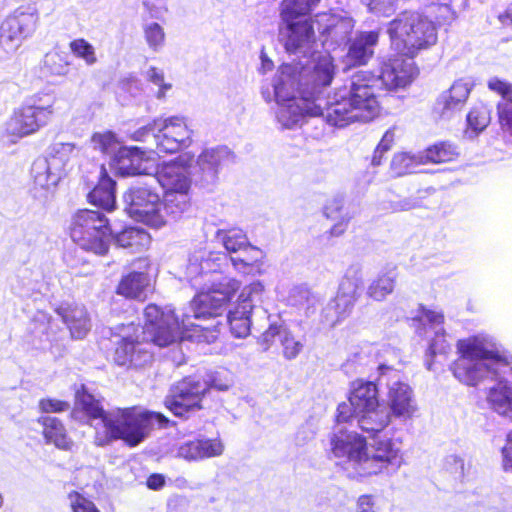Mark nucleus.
<instances>
[{
  "mask_svg": "<svg viewBox=\"0 0 512 512\" xmlns=\"http://www.w3.org/2000/svg\"><path fill=\"white\" fill-rule=\"evenodd\" d=\"M70 237L82 249L103 255L108 250L111 229L107 219L93 210H80L71 220Z\"/></svg>",
  "mask_w": 512,
  "mask_h": 512,
  "instance_id": "nucleus-9",
  "label": "nucleus"
},
{
  "mask_svg": "<svg viewBox=\"0 0 512 512\" xmlns=\"http://www.w3.org/2000/svg\"><path fill=\"white\" fill-rule=\"evenodd\" d=\"M129 155L132 154L128 147L119 148L111 162V167L122 176L135 175L132 159Z\"/></svg>",
  "mask_w": 512,
  "mask_h": 512,
  "instance_id": "nucleus-50",
  "label": "nucleus"
},
{
  "mask_svg": "<svg viewBox=\"0 0 512 512\" xmlns=\"http://www.w3.org/2000/svg\"><path fill=\"white\" fill-rule=\"evenodd\" d=\"M487 402L496 413L512 419V381L497 380L488 389Z\"/></svg>",
  "mask_w": 512,
  "mask_h": 512,
  "instance_id": "nucleus-28",
  "label": "nucleus"
},
{
  "mask_svg": "<svg viewBox=\"0 0 512 512\" xmlns=\"http://www.w3.org/2000/svg\"><path fill=\"white\" fill-rule=\"evenodd\" d=\"M124 201L132 219L154 228L163 227V210L158 194L144 187L132 188L125 193Z\"/></svg>",
  "mask_w": 512,
  "mask_h": 512,
  "instance_id": "nucleus-14",
  "label": "nucleus"
},
{
  "mask_svg": "<svg viewBox=\"0 0 512 512\" xmlns=\"http://www.w3.org/2000/svg\"><path fill=\"white\" fill-rule=\"evenodd\" d=\"M319 0H283L281 4V18L284 23L309 20L308 15Z\"/></svg>",
  "mask_w": 512,
  "mask_h": 512,
  "instance_id": "nucleus-38",
  "label": "nucleus"
},
{
  "mask_svg": "<svg viewBox=\"0 0 512 512\" xmlns=\"http://www.w3.org/2000/svg\"><path fill=\"white\" fill-rule=\"evenodd\" d=\"M284 330L281 329L280 326L271 325L261 336V342L264 346V349H268L269 346L274 342L276 336H279L281 339L284 335Z\"/></svg>",
  "mask_w": 512,
  "mask_h": 512,
  "instance_id": "nucleus-61",
  "label": "nucleus"
},
{
  "mask_svg": "<svg viewBox=\"0 0 512 512\" xmlns=\"http://www.w3.org/2000/svg\"><path fill=\"white\" fill-rule=\"evenodd\" d=\"M265 295L266 287L260 280H254L242 287L227 314V322L234 337L245 338L250 334L253 310L263 303Z\"/></svg>",
  "mask_w": 512,
  "mask_h": 512,
  "instance_id": "nucleus-10",
  "label": "nucleus"
},
{
  "mask_svg": "<svg viewBox=\"0 0 512 512\" xmlns=\"http://www.w3.org/2000/svg\"><path fill=\"white\" fill-rule=\"evenodd\" d=\"M216 239L230 253H236L252 246L246 233L239 228L220 229L216 232Z\"/></svg>",
  "mask_w": 512,
  "mask_h": 512,
  "instance_id": "nucleus-42",
  "label": "nucleus"
},
{
  "mask_svg": "<svg viewBox=\"0 0 512 512\" xmlns=\"http://www.w3.org/2000/svg\"><path fill=\"white\" fill-rule=\"evenodd\" d=\"M406 56L382 58L375 79L387 89L404 88L417 76L418 70L412 60Z\"/></svg>",
  "mask_w": 512,
  "mask_h": 512,
  "instance_id": "nucleus-17",
  "label": "nucleus"
},
{
  "mask_svg": "<svg viewBox=\"0 0 512 512\" xmlns=\"http://www.w3.org/2000/svg\"><path fill=\"white\" fill-rule=\"evenodd\" d=\"M458 359L454 362V376L468 386H476L499 367L512 365V354L487 335H476L457 342Z\"/></svg>",
  "mask_w": 512,
  "mask_h": 512,
  "instance_id": "nucleus-5",
  "label": "nucleus"
},
{
  "mask_svg": "<svg viewBox=\"0 0 512 512\" xmlns=\"http://www.w3.org/2000/svg\"><path fill=\"white\" fill-rule=\"evenodd\" d=\"M363 284L360 268L350 267L341 279L336 297L325 308L326 322L334 326L352 311Z\"/></svg>",
  "mask_w": 512,
  "mask_h": 512,
  "instance_id": "nucleus-13",
  "label": "nucleus"
},
{
  "mask_svg": "<svg viewBox=\"0 0 512 512\" xmlns=\"http://www.w3.org/2000/svg\"><path fill=\"white\" fill-rule=\"evenodd\" d=\"M355 512H377L375 497L372 495H361L356 501Z\"/></svg>",
  "mask_w": 512,
  "mask_h": 512,
  "instance_id": "nucleus-58",
  "label": "nucleus"
},
{
  "mask_svg": "<svg viewBox=\"0 0 512 512\" xmlns=\"http://www.w3.org/2000/svg\"><path fill=\"white\" fill-rule=\"evenodd\" d=\"M43 435L47 442L62 450H71L73 441L68 437L64 425L55 417L42 418Z\"/></svg>",
  "mask_w": 512,
  "mask_h": 512,
  "instance_id": "nucleus-37",
  "label": "nucleus"
},
{
  "mask_svg": "<svg viewBox=\"0 0 512 512\" xmlns=\"http://www.w3.org/2000/svg\"><path fill=\"white\" fill-rule=\"evenodd\" d=\"M40 409L46 413H57L68 410L69 404L58 399H42L39 403Z\"/></svg>",
  "mask_w": 512,
  "mask_h": 512,
  "instance_id": "nucleus-56",
  "label": "nucleus"
},
{
  "mask_svg": "<svg viewBox=\"0 0 512 512\" xmlns=\"http://www.w3.org/2000/svg\"><path fill=\"white\" fill-rule=\"evenodd\" d=\"M404 463L400 444L390 438L367 443L361 477H370L385 473L389 468L399 469Z\"/></svg>",
  "mask_w": 512,
  "mask_h": 512,
  "instance_id": "nucleus-12",
  "label": "nucleus"
},
{
  "mask_svg": "<svg viewBox=\"0 0 512 512\" xmlns=\"http://www.w3.org/2000/svg\"><path fill=\"white\" fill-rule=\"evenodd\" d=\"M56 312L67 326L72 338L83 339L91 330V318L85 306L66 303L60 305Z\"/></svg>",
  "mask_w": 512,
  "mask_h": 512,
  "instance_id": "nucleus-24",
  "label": "nucleus"
},
{
  "mask_svg": "<svg viewBox=\"0 0 512 512\" xmlns=\"http://www.w3.org/2000/svg\"><path fill=\"white\" fill-rule=\"evenodd\" d=\"M439 332L440 330H437L435 333H436V339L433 340L431 346H430V350L432 351L433 354H436V353H444L446 352V350L448 349V344L445 340V337L444 335H439Z\"/></svg>",
  "mask_w": 512,
  "mask_h": 512,
  "instance_id": "nucleus-64",
  "label": "nucleus"
},
{
  "mask_svg": "<svg viewBox=\"0 0 512 512\" xmlns=\"http://www.w3.org/2000/svg\"><path fill=\"white\" fill-rule=\"evenodd\" d=\"M397 273L395 268L381 272L371 281L367 288V295L376 301H383L395 288Z\"/></svg>",
  "mask_w": 512,
  "mask_h": 512,
  "instance_id": "nucleus-39",
  "label": "nucleus"
},
{
  "mask_svg": "<svg viewBox=\"0 0 512 512\" xmlns=\"http://www.w3.org/2000/svg\"><path fill=\"white\" fill-rule=\"evenodd\" d=\"M67 498L72 512H100L90 499L77 491L70 492Z\"/></svg>",
  "mask_w": 512,
  "mask_h": 512,
  "instance_id": "nucleus-51",
  "label": "nucleus"
},
{
  "mask_svg": "<svg viewBox=\"0 0 512 512\" xmlns=\"http://www.w3.org/2000/svg\"><path fill=\"white\" fill-rule=\"evenodd\" d=\"M229 151L226 148H212L204 150L197 159V166L202 178L206 182H214L219 168L228 159Z\"/></svg>",
  "mask_w": 512,
  "mask_h": 512,
  "instance_id": "nucleus-32",
  "label": "nucleus"
},
{
  "mask_svg": "<svg viewBox=\"0 0 512 512\" xmlns=\"http://www.w3.org/2000/svg\"><path fill=\"white\" fill-rule=\"evenodd\" d=\"M446 469L452 474L463 476L465 470L464 460L457 455H449L445 460Z\"/></svg>",
  "mask_w": 512,
  "mask_h": 512,
  "instance_id": "nucleus-59",
  "label": "nucleus"
},
{
  "mask_svg": "<svg viewBox=\"0 0 512 512\" xmlns=\"http://www.w3.org/2000/svg\"><path fill=\"white\" fill-rule=\"evenodd\" d=\"M38 23V15L31 10H16L1 25V40L11 49L20 46L23 40L33 34Z\"/></svg>",
  "mask_w": 512,
  "mask_h": 512,
  "instance_id": "nucleus-19",
  "label": "nucleus"
},
{
  "mask_svg": "<svg viewBox=\"0 0 512 512\" xmlns=\"http://www.w3.org/2000/svg\"><path fill=\"white\" fill-rule=\"evenodd\" d=\"M147 78L150 82L159 87L157 92V98L159 99L165 97L166 92L172 87L170 83L165 82L164 73L158 68L150 67L147 71Z\"/></svg>",
  "mask_w": 512,
  "mask_h": 512,
  "instance_id": "nucleus-52",
  "label": "nucleus"
},
{
  "mask_svg": "<svg viewBox=\"0 0 512 512\" xmlns=\"http://www.w3.org/2000/svg\"><path fill=\"white\" fill-rule=\"evenodd\" d=\"M144 38L150 49L159 51L165 43L166 34L163 27L156 23L150 22L143 26Z\"/></svg>",
  "mask_w": 512,
  "mask_h": 512,
  "instance_id": "nucleus-47",
  "label": "nucleus"
},
{
  "mask_svg": "<svg viewBox=\"0 0 512 512\" xmlns=\"http://www.w3.org/2000/svg\"><path fill=\"white\" fill-rule=\"evenodd\" d=\"M150 285V278L142 272H133L123 277L117 287V293L127 298H138Z\"/></svg>",
  "mask_w": 512,
  "mask_h": 512,
  "instance_id": "nucleus-41",
  "label": "nucleus"
},
{
  "mask_svg": "<svg viewBox=\"0 0 512 512\" xmlns=\"http://www.w3.org/2000/svg\"><path fill=\"white\" fill-rule=\"evenodd\" d=\"M488 88L501 95L497 104L498 120L501 129L512 136V85L493 77L488 81Z\"/></svg>",
  "mask_w": 512,
  "mask_h": 512,
  "instance_id": "nucleus-27",
  "label": "nucleus"
},
{
  "mask_svg": "<svg viewBox=\"0 0 512 512\" xmlns=\"http://www.w3.org/2000/svg\"><path fill=\"white\" fill-rule=\"evenodd\" d=\"M31 173L34 189L41 194L54 191L63 177L45 158H39L33 162Z\"/></svg>",
  "mask_w": 512,
  "mask_h": 512,
  "instance_id": "nucleus-29",
  "label": "nucleus"
},
{
  "mask_svg": "<svg viewBox=\"0 0 512 512\" xmlns=\"http://www.w3.org/2000/svg\"><path fill=\"white\" fill-rule=\"evenodd\" d=\"M80 149L73 143H55L51 146L49 156L45 158L52 168L65 175L69 162L76 158Z\"/></svg>",
  "mask_w": 512,
  "mask_h": 512,
  "instance_id": "nucleus-36",
  "label": "nucleus"
},
{
  "mask_svg": "<svg viewBox=\"0 0 512 512\" xmlns=\"http://www.w3.org/2000/svg\"><path fill=\"white\" fill-rule=\"evenodd\" d=\"M366 449V438L356 431L338 429L329 437V454L331 457L345 462L347 470L354 477H361V467Z\"/></svg>",
  "mask_w": 512,
  "mask_h": 512,
  "instance_id": "nucleus-11",
  "label": "nucleus"
},
{
  "mask_svg": "<svg viewBox=\"0 0 512 512\" xmlns=\"http://www.w3.org/2000/svg\"><path fill=\"white\" fill-rule=\"evenodd\" d=\"M192 158L186 154L157 168L156 179L164 192H189L191 181L188 167Z\"/></svg>",
  "mask_w": 512,
  "mask_h": 512,
  "instance_id": "nucleus-20",
  "label": "nucleus"
},
{
  "mask_svg": "<svg viewBox=\"0 0 512 512\" xmlns=\"http://www.w3.org/2000/svg\"><path fill=\"white\" fill-rule=\"evenodd\" d=\"M283 34L286 37L285 48L289 53H301L306 55L314 43V30L310 20L285 23Z\"/></svg>",
  "mask_w": 512,
  "mask_h": 512,
  "instance_id": "nucleus-23",
  "label": "nucleus"
},
{
  "mask_svg": "<svg viewBox=\"0 0 512 512\" xmlns=\"http://www.w3.org/2000/svg\"><path fill=\"white\" fill-rule=\"evenodd\" d=\"M343 208V198L334 196L324 205V214L327 218L336 219Z\"/></svg>",
  "mask_w": 512,
  "mask_h": 512,
  "instance_id": "nucleus-57",
  "label": "nucleus"
},
{
  "mask_svg": "<svg viewBox=\"0 0 512 512\" xmlns=\"http://www.w3.org/2000/svg\"><path fill=\"white\" fill-rule=\"evenodd\" d=\"M301 67L281 65L268 87L262 89L267 102L276 101V119L285 129L301 126L306 115L325 117V108L313 92L300 89Z\"/></svg>",
  "mask_w": 512,
  "mask_h": 512,
  "instance_id": "nucleus-4",
  "label": "nucleus"
},
{
  "mask_svg": "<svg viewBox=\"0 0 512 512\" xmlns=\"http://www.w3.org/2000/svg\"><path fill=\"white\" fill-rule=\"evenodd\" d=\"M91 144L94 149L103 153L114 152L119 147V141L111 131L94 133L91 137Z\"/></svg>",
  "mask_w": 512,
  "mask_h": 512,
  "instance_id": "nucleus-48",
  "label": "nucleus"
},
{
  "mask_svg": "<svg viewBox=\"0 0 512 512\" xmlns=\"http://www.w3.org/2000/svg\"><path fill=\"white\" fill-rule=\"evenodd\" d=\"M375 75L360 71L351 79L349 88L338 90L325 107V118L333 126L343 127L353 122L373 120L380 111L374 87Z\"/></svg>",
  "mask_w": 512,
  "mask_h": 512,
  "instance_id": "nucleus-6",
  "label": "nucleus"
},
{
  "mask_svg": "<svg viewBox=\"0 0 512 512\" xmlns=\"http://www.w3.org/2000/svg\"><path fill=\"white\" fill-rule=\"evenodd\" d=\"M458 152L455 147L448 143L435 144L425 150L421 155L423 163H443L456 158Z\"/></svg>",
  "mask_w": 512,
  "mask_h": 512,
  "instance_id": "nucleus-43",
  "label": "nucleus"
},
{
  "mask_svg": "<svg viewBox=\"0 0 512 512\" xmlns=\"http://www.w3.org/2000/svg\"><path fill=\"white\" fill-rule=\"evenodd\" d=\"M337 421L338 422H348L352 418H355L353 407L350 404V401L348 403L343 402L338 405L337 408Z\"/></svg>",
  "mask_w": 512,
  "mask_h": 512,
  "instance_id": "nucleus-63",
  "label": "nucleus"
},
{
  "mask_svg": "<svg viewBox=\"0 0 512 512\" xmlns=\"http://www.w3.org/2000/svg\"><path fill=\"white\" fill-rule=\"evenodd\" d=\"M250 252L256 254L254 259L228 257L226 253L199 248L191 252L184 265L181 266L180 276L200 289L190 302V308L195 319H210L222 316L228 303L241 287V282L233 277L212 279L214 273L221 272L227 266L228 260L240 273L246 275H262L265 273V253L249 246Z\"/></svg>",
  "mask_w": 512,
  "mask_h": 512,
  "instance_id": "nucleus-2",
  "label": "nucleus"
},
{
  "mask_svg": "<svg viewBox=\"0 0 512 512\" xmlns=\"http://www.w3.org/2000/svg\"><path fill=\"white\" fill-rule=\"evenodd\" d=\"M355 419L361 430L367 433H377L389 425L391 416L387 407L378 403L374 408L355 415Z\"/></svg>",
  "mask_w": 512,
  "mask_h": 512,
  "instance_id": "nucleus-33",
  "label": "nucleus"
},
{
  "mask_svg": "<svg viewBox=\"0 0 512 512\" xmlns=\"http://www.w3.org/2000/svg\"><path fill=\"white\" fill-rule=\"evenodd\" d=\"M419 164H423L421 156L415 157L402 152L394 155L390 167L394 175L401 176L410 173Z\"/></svg>",
  "mask_w": 512,
  "mask_h": 512,
  "instance_id": "nucleus-46",
  "label": "nucleus"
},
{
  "mask_svg": "<svg viewBox=\"0 0 512 512\" xmlns=\"http://www.w3.org/2000/svg\"><path fill=\"white\" fill-rule=\"evenodd\" d=\"M69 47L71 52L76 57L84 60L87 65L91 66L97 62L95 48L85 39H75L70 43Z\"/></svg>",
  "mask_w": 512,
  "mask_h": 512,
  "instance_id": "nucleus-49",
  "label": "nucleus"
},
{
  "mask_svg": "<svg viewBox=\"0 0 512 512\" xmlns=\"http://www.w3.org/2000/svg\"><path fill=\"white\" fill-rule=\"evenodd\" d=\"M156 153H176L190 145L192 131L184 118L170 116L154 120Z\"/></svg>",
  "mask_w": 512,
  "mask_h": 512,
  "instance_id": "nucleus-15",
  "label": "nucleus"
},
{
  "mask_svg": "<svg viewBox=\"0 0 512 512\" xmlns=\"http://www.w3.org/2000/svg\"><path fill=\"white\" fill-rule=\"evenodd\" d=\"M210 384L195 378H186L178 382L172 394L166 399V407L179 417L201 408V401L209 390Z\"/></svg>",
  "mask_w": 512,
  "mask_h": 512,
  "instance_id": "nucleus-16",
  "label": "nucleus"
},
{
  "mask_svg": "<svg viewBox=\"0 0 512 512\" xmlns=\"http://www.w3.org/2000/svg\"><path fill=\"white\" fill-rule=\"evenodd\" d=\"M386 401L390 416H394L402 420H409L418 412V405L414 392L405 382L396 380L388 384Z\"/></svg>",
  "mask_w": 512,
  "mask_h": 512,
  "instance_id": "nucleus-21",
  "label": "nucleus"
},
{
  "mask_svg": "<svg viewBox=\"0 0 512 512\" xmlns=\"http://www.w3.org/2000/svg\"><path fill=\"white\" fill-rule=\"evenodd\" d=\"M55 98L51 94H35L16 108L7 120L2 141L15 144L20 139L38 132L54 115Z\"/></svg>",
  "mask_w": 512,
  "mask_h": 512,
  "instance_id": "nucleus-8",
  "label": "nucleus"
},
{
  "mask_svg": "<svg viewBox=\"0 0 512 512\" xmlns=\"http://www.w3.org/2000/svg\"><path fill=\"white\" fill-rule=\"evenodd\" d=\"M281 342L283 345L284 355L288 359L295 358L302 349V344L299 341H296L294 337L287 332H284Z\"/></svg>",
  "mask_w": 512,
  "mask_h": 512,
  "instance_id": "nucleus-54",
  "label": "nucleus"
},
{
  "mask_svg": "<svg viewBox=\"0 0 512 512\" xmlns=\"http://www.w3.org/2000/svg\"><path fill=\"white\" fill-rule=\"evenodd\" d=\"M349 401L353 407L354 415L369 408H374L378 403V389L372 382L356 381L352 385Z\"/></svg>",
  "mask_w": 512,
  "mask_h": 512,
  "instance_id": "nucleus-30",
  "label": "nucleus"
},
{
  "mask_svg": "<svg viewBox=\"0 0 512 512\" xmlns=\"http://www.w3.org/2000/svg\"><path fill=\"white\" fill-rule=\"evenodd\" d=\"M387 33L391 48L408 58H414L437 42L435 23L418 12L405 11L399 14L389 22Z\"/></svg>",
  "mask_w": 512,
  "mask_h": 512,
  "instance_id": "nucleus-7",
  "label": "nucleus"
},
{
  "mask_svg": "<svg viewBox=\"0 0 512 512\" xmlns=\"http://www.w3.org/2000/svg\"><path fill=\"white\" fill-rule=\"evenodd\" d=\"M99 176V182L89 193V199L91 203L110 211L115 204V182L108 176L104 166L99 168Z\"/></svg>",
  "mask_w": 512,
  "mask_h": 512,
  "instance_id": "nucleus-35",
  "label": "nucleus"
},
{
  "mask_svg": "<svg viewBox=\"0 0 512 512\" xmlns=\"http://www.w3.org/2000/svg\"><path fill=\"white\" fill-rule=\"evenodd\" d=\"M318 22L323 26L322 34L326 36L325 42L329 39L336 43L344 42L354 27L351 18L334 14L321 15Z\"/></svg>",
  "mask_w": 512,
  "mask_h": 512,
  "instance_id": "nucleus-31",
  "label": "nucleus"
},
{
  "mask_svg": "<svg viewBox=\"0 0 512 512\" xmlns=\"http://www.w3.org/2000/svg\"><path fill=\"white\" fill-rule=\"evenodd\" d=\"M132 155H129L132 159L134 166V174H149L155 166V152L141 151L137 147H128Z\"/></svg>",
  "mask_w": 512,
  "mask_h": 512,
  "instance_id": "nucleus-45",
  "label": "nucleus"
},
{
  "mask_svg": "<svg viewBox=\"0 0 512 512\" xmlns=\"http://www.w3.org/2000/svg\"><path fill=\"white\" fill-rule=\"evenodd\" d=\"M162 204L163 226L177 221L190 207L189 192H164Z\"/></svg>",
  "mask_w": 512,
  "mask_h": 512,
  "instance_id": "nucleus-34",
  "label": "nucleus"
},
{
  "mask_svg": "<svg viewBox=\"0 0 512 512\" xmlns=\"http://www.w3.org/2000/svg\"><path fill=\"white\" fill-rule=\"evenodd\" d=\"M491 121L490 109L485 105H478L472 108L467 116L468 131L472 136L482 132Z\"/></svg>",
  "mask_w": 512,
  "mask_h": 512,
  "instance_id": "nucleus-44",
  "label": "nucleus"
},
{
  "mask_svg": "<svg viewBox=\"0 0 512 512\" xmlns=\"http://www.w3.org/2000/svg\"><path fill=\"white\" fill-rule=\"evenodd\" d=\"M225 445L219 438H197L183 443L178 448V456L188 461H200L219 457L224 453Z\"/></svg>",
  "mask_w": 512,
  "mask_h": 512,
  "instance_id": "nucleus-22",
  "label": "nucleus"
},
{
  "mask_svg": "<svg viewBox=\"0 0 512 512\" xmlns=\"http://www.w3.org/2000/svg\"><path fill=\"white\" fill-rule=\"evenodd\" d=\"M393 141H394V133L392 131H387L383 135L380 143L378 144V146L376 148L375 155L372 160V162L374 164L380 163V160L378 159V154H382V153L388 151L390 149Z\"/></svg>",
  "mask_w": 512,
  "mask_h": 512,
  "instance_id": "nucleus-62",
  "label": "nucleus"
},
{
  "mask_svg": "<svg viewBox=\"0 0 512 512\" xmlns=\"http://www.w3.org/2000/svg\"><path fill=\"white\" fill-rule=\"evenodd\" d=\"M397 0H361L371 12L378 15H389L394 11Z\"/></svg>",
  "mask_w": 512,
  "mask_h": 512,
  "instance_id": "nucleus-53",
  "label": "nucleus"
},
{
  "mask_svg": "<svg viewBox=\"0 0 512 512\" xmlns=\"http://www.w3.org/2000/svg\"><path fill=\"white\" fill-rule=\"evenodd\" d=\"M502 468L506 472H512V430L507 434V443L502 448Z\"/></svg>",
  "mask_w": 512,
  "mask_h": 512,
  "instance_id": "nucleus-60",
  "label": "nucleus"
},
{
  "mask_svg": "<svg viewBox=\"0 0 512 512\" xmlns=\"http://www.w3.org/2000/svg\"><path fill=\"white\" fill-rule=\"evenodd\" d=\"M379 40V33L376 31L362 32L351 42L348 52L343 58L346 69L355 66L365 65L373 56L374 47Z\"/></svg>",
  "mask_w": 512,
  "mask_h": 512,
  "instance_id": "nucleus-25",
  "label": "nucleus"
},
{
  "mask_svg": "<svg viewBox=\"0 0 512 512\" xmlns=\"http://www.w3.org/2000/svg\"><path fill=\"white\" fill-rule=\"evenodd\" d=\"M116 243L123 248H130L133 252L146 249L150 242V235L143 229L129 227L115 236Z\"/></svg>",
  "mask_w": 512,
  "mask_h": 512,
  "instance_id": "nucleus-40",
  "label": "nucleus"
},
{
  "mask_svg": "<svg viewBox=\"0 0 512 512\" xmlns=\"http://www.w3.org/2000/svg\"><path fill=\"white\" fill-rule=\"evenodd\" d=\"M145 327L133 323L116 327V342L113 361L126 368H141L150 363L151 353L145 342L151 341L159 347H165L180 340L189 339L211 343L220 333L221 323L213 326H200L190 322L189 315H183L181 322L174 310L166 307L162 310L154 304L144 310Z\"/></svg>",
  "mask_w": 512,
  "mask_h": 512,
  "instance_id": "nucleus-1",
  "label": "nucleus"
},
{
  "mask_svg": "<svg viewBox=\"0 0 512 512\" xmlns=\"http://www.w3.org/2000/svg\"><path fill=\"white\" fill-rule=\"evenodd\" d=\"M284 65L301 67L300 89L313 92V98H315L316 89L329 86L336 75V65L334 64L333 57L329 53L317 55L313 59L310 67H305L299 62L285 63Z\"/></svg>",
  "mask_w": 512,
  "mask_h": 512,
  "instance_id": "nucleus-18",
  "label": "nucleus"
},
{
  "mask_svg": "<svg viewBox=\"0 0 512 512\" xmlns=\"http://www.w3.org/2000/svg\"><path fill=\"white\" fill-rule=\"evenodd\" d=\"M76 411H82L92 421L95 444L105 446L123 440L134 447L145 440L154 423L163 425L167 418L157 412L132 407L105 412L93 395L84 389L76 393Z\"/></svg>",
  "mask_w": 512,
  "mask_h": 512,
  "instance_id": "nucleus-3",
  "label": "nucleus"
},
{
  "mask_svg": "<svg viewBox=\"0 0 512 512\" xmlns=\"http://www.w3.org/2000/svg\"><path fill=\"white\" fill-rule=\"evenodd\" d=\"M419 321L423 324H430L434 328H437L443 323L444 316L439 311L422 308L419 315Z\"/></svg>",
  "mask_w": 512,
  "mask_h": 512,
  "instance_id": "nucleus-55",
  "label": "nucleus"
},
{
  "mask_svg": "<svg viewBox=\"0 0 512 512\" xmlns=\"http://www.w3.org/2000/svg\"><path fill=\"white\" fill-rule=\"evenodd\" d=\"M471 91V84L464 80L455 81L437 100L436 110L443 118H450L460 111Z\"/></svg>",
  "mask_w": 512,
  "mask_h": 512,
  "instance_id": "nucleus-26",
  "label": "nucleus"
}]
</instances>
